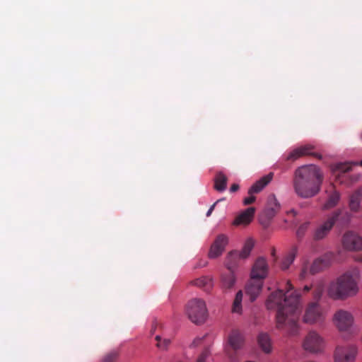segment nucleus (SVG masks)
<instances>
[{
	"mask_svg": "<svg viewBox=\"0 0 362 362\" xmlns=\"http://www.w3.org/2000/svg\"><path fill=\"white\" fill-rule=\"evenodd\" d=\"M321 183L322 173L317 165H303L295 172L294 189L301 197L315 196L319 192Z\"/></svg>",
	"mask_w": 362,
	"mask_h": 362,
	"instance_id": "nucleus-1",
	"label": "nucleus"
},
{
	"mask_svg": "<svg viewBox=\"0 0 362 362\" xmlns=\"http://www.w3.org/2000/svg\"><path fill=\"white\" fill-rule=\"evenodd\" d=\"M291 285L288 283L287 290L285 293L278 290L273 296V304L279 305L276 320L279 325L293 322V316L300 311V295L296 291H292Z\"/></svg>",
	"mask_w": 362,
	"mask_h": 362,
	"instance_id": "nucleus-2",
	"label": "nucleus"
},
{
	"mask_svg": "<svg viewBox=\"0 0 362 362\" xmlns=\"http://www.w3.org/2000/svg\"><path fill=\"white\" fill-rule=\"evenodd\" d=\"M360 279L361 272L357 268L344 273L331 284L328 290L329 296L334 299H342L356 295Z\"/></svg>",
	"mask_w": 362,
	"mask_h": 362,
	"instance_id": "nucleus-3",
	"label": "nucleus"
},
{
	"mask_svg": "<svg viewBox=\"0 0 362 362\" xmlns=\"http://www.w3.org/2000/svg\"><path fill=\"white\" fill-rule=\"evenodd\" d=\"M267 273V263L264 258H258L255 262L252 272L251 279L245 287L246 294L250 296V301L253 302L259 295L263 282Z\"/></svg>",
	"mask_w": 362,
	"mask_h": 362,
	"instance_id": "nucleus-4",
	"label": "nucleus"
},
{
	"mask_svg": "<svg viewBox=\"0 0 362 362\" xmlns=\"http://www.w3.org/2000/svg\"><path fill=\"white\" fill-rule=\"evenodd\" d=\"M186 313L193 323L197 325L204 323L208 316L204 300L199 298L189 300L186 305Z\"/></svg>",
	"mask_w": 362,
	"mask_h": 362,
	"instance_id": "nucleus-5",
	"label": "nucleus"
},
{
	"mask_svg": "<svg viewBox=\"0 0 362 362\" xmlns=\"http://www.w3.org/2000/svg\"><path fill=\"white\" fill-rule=\"evenodd\" d=\"M327 315V310L317 303H311L305 308L303 321L306 324L322 322Z\"/></svg>",
	"mask_w": 362,
	"mask_h": 362,
	"instance_id": "nucleus-6",
	"label": "nucleus"
},
{
	"mask_svg": "<svg viewBox=\"0 0 362 362\" xmlns=\"http://www.w3.org/2000/svg\"><path fill=\"white\" fill-rule=\"evenodd\" d=\"M325 346L323 338L316 332H310L305 337L303 346L305 350L311 353L322 351Z\"/></svg>",
	"mask_w": 362,
	"mask_h": 362,
	"instance_id": "nucleus-7",
	"label": "nucleus"
},
{
	"mask_svg": "<svg viewBox=\"0 0 362 362\" xmlns=\"http://www.w3.org/2000/svg\"><path fill=\"white\" fill-rule=\"evenodd\" d=\"M333 322L340 331H349L353 327L354 317L349 311L340 310L334 314Z\"/></svg>",
	"mask_w": 362,
	"mask_h": 362,
	"instance_id": "nucleus-8",
	"label": "nucleus"
},
{
	"mask_svg": "<svg viewBox=\"0 0 362 362\" xmlns=\"http://www.w3.org/2000/svg\"><path fill=\"white\" fill-rule=\"evenodd\" d=\"M357 354V349L354 346H337L334 351V362H354Z\"/></svg>",
	"mask_w": 362,
	"mask_h": 362,
	"instance_id": "nucleus-9",
	"label": "nucleus"
},
{
	"mask_svg": "<svg viewBox=\"0 0 362 362\" xmlns=\"http://www.w3.org/2000/svg\"><path fill=\"white\" fill-rule=\"evenodd\" d=\"M226 267L228 272L221 274L220 279V286L224 292L231 291L236 282V277L234 274L235 265L228 262L226 264Z\"/></svg>",
	"mask_w": 362,
	"mask_h": 362,
	"instance_id": "nucleus-10",
	"label": "nucleus"
},
{
	"mask_svg": "<svg viewBox=\"0 0 362 362\" xmlns=\"http://www.w3.org/2000/svg\"><path fill=\"white\" fill-rule=\"evenodd\" d=\"M339 213L333 214L327 221L322 223L314 231L313 238L315 240H321L327 236L334 223L336 222Z\"/></svg>",
	"mask_w": 362,
	"mask_h": 362,
	"instance_id": "nucleus-11",
	"label": "nucleus"
},
{
	"mask_svg": "<svg viewBox=\"0 0 362 362\" xmlns=\"http://www.w3.org/2000/svg\"><path fill=\"white\" fill-rule=\"evenodd\" d=\"M343 246L349 250H360L362 249V238L358 234L348 232L342 238Z\"/></svg>",
	"mask_w": 362,
	"mask_h": 362,
	"instance_id": "nucleus-12",
	"label": "nucleus"
},
{
	"mask_svg": "<svg viewBox=\"0 0 362 362\" xmlns=\"http://www.w3.org/2000/svg\"><path fill=\"white\" fill-rule=\"evenodd\" d=\"M228 243V238L225 235L217 236L214 243L211 245L209 252V257L214 259L220 256L224 251L225 247Z\"/></svg>",
	"mask_w": 362,
	"mask_h": 362,
	"instance_id": "nucleus-13",
	"label": "nucleus"
},
{
	"mask_svg": "<svg viewBox=\"0 0 362 362\" xmlns=\"http://www.w3.org/2000/svg\"><path fill=\"white\" fill-rule=\"evenodd\" d=\"M228 342L233 350H240L244 345V337L240 331L236 329L232 330L228 335Z\"/></svg>",
	"mask_w": 362,
	"mask_h": 362,
	"instance_id": "nucleus-14",
	"label": "nucleus"
},
{
	"mask_svg": "<svg viewBox=\"0 0 362 362\" xmlns=\"http://www.w3.org/2000/svg\"><path fill=\"white\" fill-rule=\"evenodd\" d=\"M255 213V207H249L241 212L233 222L234 226L248 225L252 221Z\"/></svg>",
	"mask_w": 362,
	"mask_h": 362,
	"instance_id": "nucleus-15",
	"label": "nucleus"
},
{
	"mask_svg": "<svg viewBox=\"0 0 362 362\" xmlns=\"http://www.w3.org/2000/svg\"><path fill=\"white\" fill-rule=\"evenodd\" d=\"M314 146L310 144L294 148L288 156V158L296 160L303 156L310 155L313 153Z\"/></svg>",
	"mask_w": 362,
	"mask_h": 362,
	"instance_id": "nucleus-16",
	"label": "nucleus"
},
{
	"mask_svg": "<svg viewBox=\"0 0 362 362\" xmlns=\"http://www.w3.org/2000/svg\"><path fill=\"white\" fill-rule=\"evenodd\" d=\"M272 180V173H268L266 176L253 184L248 189L249 194H255L259 193L265 186H267Z\"/></svg>",
	"mask_w": 362,
	"mask_h": 362,
	"instance_id": "nucleus-17",
	"label": "nucleus"
},
{
	"mask_svg": "<svg viewBox=\"0 0 362 362\" xmlns=\"http://www.w3.org/2000/svg\"><path fill=\"white\" fill-rule=\"evenodd\" d=\"M193 284L202 288L206 292H210L214 286V279L209 276H202L195 279Z\"/></svg>",
	"mask_w": 362,
	"mask_h": 362,
	"instance_id": "nucleus-18",
	"label": "nucleus"
},
{
	"mask_svg": "<svg viewBox=\"0 0 362 362\" xmlns=\"http://www.w3.org/2000/svg\"><path fill=\"white\" fill-rule=\"evenodd\" d=\"M325 266V263L321 259H316L311 267L308 269L307 265H304L301 273H300V277L302 279H304L306 277L307 274L308 272L311 274H314L316 272H318L320 270H321Z\"/></svg>",
	"mask_w": 362,
	"mask_h": 362,
	"instance_id": "nucleus-19",
	"label": "nucleus"
},
{
	"mask_svg": "<svg viewBox=\"0 0 362 362\" xmlns=\"http://www.w3.org/2000/svg\"><path fill=\"white\" fill-rule=\"evenodd\" d=\"M257 341L262 349L266 352L269 353L272 350V344L270 336L268 333L261 332L258 335Z\"/></svg>",
	"mask_w": 362,
	"mask_h": 362,
	"instance_id": "nucleus-20",
	"label": "nucleus"
},
{
	"mask_svg": "<svg viewBox=\"0 0 362 362\" xmlns=\"http://www.w3.org/2000/svg\"><path fill=\"white\" fill-rule=\"evenodd\" d=\"M362 196V189H358L355 191L349 199V207L351 210L356 211L359 209L361 206V199Z\"/></svg>",
	"mask_w": 362,
	"mask_h": 362,
	"instance_id": "nucleus-21",
	"label": "nucleus"
},
{
	"mask_svg": "<svg viewBox=\"0 0 362 362\" xmlns=\"http://www.w3.org/2000/svg\"><path fill=\"white\" fill-rule=\"evenodd\" d=\"M227 177L221 172L218 173L214 178V188L218 192H223L226 188Z\"/></svg>",
	"mask_w": 362,
	"mask_h": 362,
	"instance_id": "nucleus-22",
	"label": "nucleus"
},
{
	"mask_svg": "<svg viewBox=\"0 0 362 362\" xmlns=\"http://www.w3.org/2000/svg\"><path fill=\"white\" fill-rule=\"evenodd\" d=\"M353 165H354V163H338L332 166V171L333 173L338 175L339 173H344L350 171L352 169Z\"/></svg>",
	"mask_w": 362,
	"mask_h": 362,
	"instance_id": "nucleus-23",
	"label": "nucleus"
},
{
	"mask_svg": "<svg viewBox=\"0 0 362 362\" xmlns=\"http://www.w3.org/2000/svg\"><path fill=\"white\" fill-rule=\"evenodd\" d=\"M243 293L242 291L237 292L232 305V313L241 314L242 313V301Z\"/></svg>",
	"mask_w": 362,
	"mask_h": 362,
	"instance_id": "nucleus-24",
	"label": "nucleus"
},
{
	"mask_svg": "<svg viewBox=\"0 0 362 362\" xmlns=\"http://www.w3.org/2000/svg\"><path fill=\"white\" fill-rule=\"evenodd\" d=\"M339 192L336 191L333 192L324 204V208L328 209L335 206L339 200Z\"/></svg>",
	"mask_w": 362,
	"mask_h": 362,
	"instance_id": "nucleus-25",
	"label": "nucleus"
},
{
	"mask_svg": "<svg viewBox=\"0 0 362 362\" xmlns=\"http://www.w3.org/2000/svg\"><path fill=\"white\" fill-rule=\"evenodd\" d=\"M253 246L254 243L252 240L249 239L245 242L242 251L238 252L242 259H245L249 256Z\"/></svg>",
	"mask_w": 362,
	"mask_h": 362,
	"instance_id": "nucleus-26",
	"label": "nucleus"
},
{
	"mask_svg": "<svg viewBox=\"0 0 362 362\" xmlns=\"http://www.w3.org/2000/svg\"><path fill=\"white\" fill-rule=\"evenodd\" d=\"M296 257V252H291L281 262V269H287L290 265L293 262Z\"/></svg>",
	"mask_w": 362,
	"mask_h": 362,
	"instance_id": "nucleus-27",
	"label": "nucleus"
},
{
	"mask_svg": "<svg viewBox=\"0 0 362 362\" xmlns=\"http://www.w3.org/2000/svg\"><path fill=\"white\" fill-rule=\"evenodd\" d=\"M156 340L158 341L157 346L159 349H161L163 350L168 349V346H170L171 341L169 339H162L161 337L159 335H157L156 337Z\"/></svg>",
	"mask_w": 362,
	"mask_h": 362,
	"instance_id": "nucleus-28",
	"label": "nucleus"
},
{
	"mask_svg": "<svg viewBox=\"0 0 362 362\" xmlns=\"http://www.w3.org/2000/svg\"><path fill=\"white\" fill-rule=\"evenodd\" d=\"M240 258H241V257L240 256V254L238 252H231L227 256L226 264L228 262H230L232 264H235L236 267L238 264V261L239 260Z\"/></svg>",
	"mask_w": 362,
	"mask_h": 362,
	"instance_id": "nucleus-29",
	"label": "nucleus"
},
{
	"mask_svg": "<svg viewBox=\"0 0 362 362\" xmlns=\"http://www.w3.org/2000/svg\"><path fill=\"white\" fill-rule=\"evenodd\" d=\"M118 356V351H112L104 356L103 362H115L117 360Z\"/></svg>",
	"mask_w": 362,
	"mask_h": 362,
	"instance_id": "nucleus-30",
	"label": "nucleus"
},
{
	"mask_svg": "<svg viewBox=\"0 0 362 362\" xmlns=\"http://www.w3.org/2000/svg\"><path fill=\"white\" fill-rule=\"evenodd\" d=\"M309 225H310V223L308 222H305V223L301 224L297 230L298 236L300 237V236L304 235L305 233L307 231V230L309 228Z\"/></svg>",
	"mask_w": 362,
	"mask_h": 362,
	"instance_id": "nucleus-31",
	"label": "nucleus"
},
{
	"mask_svg": "<svg viewBox=\"0 0 362 362\" xmlns=\"http://www.w3.org/2000/svg\"><path fill=\"white\" fill-rule=\"evenodd\" d=\"M209 355V351L208 349H205L198 357L197 362H206V359Z\"/></svg>",
	"mask_w": 362,
	"mask_h": 362,
	"instance_id": "nucleus-32",
	"label": "nucleus"
},
{
	"mask_svg": "<svg viewBox=\"0 0 362 362\" xmlns=\"http://www.w3.org/2000/svg\"><path fill=\"white\" fill-rule=\"evenodd\" d=\"M250 196L247 197H245L243 199V204L244 205H250L254 203L256 200V197L254 196V194H249Z\"/></svg>",
	"mask_w": 362,
	"mask_h": 362,
	"instance_id": "nucleus-33",
	"label": "nucleus"
},
{
	"mask_svg": "<svg viewBox=\"0 0 362 362\" xmlns=\"http://www.w3.org/2000/svg\"><path fill=\"white\" fill-rule=\"evenodd\" d=\"M208 264L207 261L204 259H200L197 264L194 267V269L204 267Z\"/></svg>",
	"mask_w": 362,
	"mask_h": 362,
	"instance_id": "nucleus-34",
	"label": "nucleus"
},
{
	"mask_svg": "<svg viewBox=\"0 0 362 362\" xmlns=\"http://www.w3.org/2000/svg\"><path fill=\"white\" fill-rule=\"evenodd\" d=\"M265 305L268 310L271 309V307H272V296L271 295H269L267 297V299L265 303Z\"/></svg>",
	"mask_w": 362,
	"mask_h": 362,
	"instance_id": "nucleus-35",
	"label": "nucleus"
},
{
	"mask_svg": "<svg viewBox=\"0 0 362 362\" xmlns=\"http://www.w3.org/2000/svg\"><path fill=\"white\" fill-rule=\"evenodd\" d=\"M219 202V200L216 201L214 204H213L211 207L209 208V209L208 210V211L206 212V216L209 217L211 216V213L213 212L214 208H215V206L216 204Z\"/></svg>",
	"mask_w": 362,
	"mask_h": 362,
	"instance_id": "nucleus-36",
	"label": "nucleus"
},
{
	"mask_svg": "<svg viewBox=\"0 0 362 362\" xmlns=\"http://www.w3.org/2000/svg\"><path fill=\"white\" fill-rule=\"evenodd\" d=\"M239 189V185L238 184H233L230 188V191L231 192H235L238 191Z\"/></svg>",
	"mask_w": 362,
	"mask_h": 362,
	"instance_id": "nucleus-37",
	"label": "nucleus"
},
{
	"mask_svg": "<svg viewBox=\"0 0 362 362\" xmlns=\"http://www.w3.org/2000/svg\"><path fill=\"white\" fill-rule=\"evenodd\" d=\"M201 341H202V339H196L192 342V346H198Z\"/></svg>",
	"mask_w": 362,
	"mask_h": 362,
	"instance_id": "nucleus-38",
	"label": "nucleus"
},
{
	"mask_svg": "<svg viewBox=\"0 0 362 362\" xmlns=\"http://www.w3.org/2000/svg\"><path fill=\"white\" fill-rule=\"evenodd\" d=\"M322 290L319 291L317 293L315 294V298H320L322 295Z\"/></svg>",
	"mask_w": 362,
	"mask_h": 362,
	"instance_id": "nucleus-39",
	"label": "nucleus"
},
{
	"mask_svg": "<svg viewBox=\"0 0 362 362\" xmlns=\"http://www.w3.org/2000/svg\"><path fill=\"white\" fill-rule=\"evenodd\" d=\"M272 204H273V207H274V206H278V207H279V203H277V202H276V201H274V199H273Z\"/></svg>",
	"mask_w": 362,
	"mask_h": 362,
	"instance_id": "nucleus-40",
	"label": "nucleus"
},
{
	"mask_svg": "<svg viewBox=\"0 0 362 362\" xmlns=\"http://www.w3.org/2000/svg\"><path fill=\"white\" fill-rule=\"evenodd\" d=\"M360 165L361 166H362V160L359 163H354V165Z\"/></svg>",
	"mask_w": 362,
	"mask_h": 362,
	"instance_id": "nucleus-41",
	"label": "nucleus"
},
{
	"mask_svg": "<svg viewBox=\"0 0 362 362\" xmlns=\"http://www.w3.org/2000/svg\"><path fill=\"white\" fill-rule=\"evenodd\" d=\"M304 290H305V291H309V290H310V287H309V286H305L304 287Z\"/></svg>",
	"mask_w": 362,
	"mask_h": 362,
	"instance_id": "nucleus-42",
	"label": "nucleus"
},
{
	"mask_svg": "<svg viewBox=\"0 0 362 362\" xmlns=\"http://www.w3.org/2000/svg\"><path fill=\"white\" fill-rule=\"evenodd\" d=\"M229 357H230L232 360H233V359H234L233 356H231V355H229Z\"/></svg>",
	"mask_w": 362,
	"mask_h": 362,
	"instance_id": "nucleus-43",
	"label": "nucleus"
},
{
	"mask_svg": "<svg viewBox=\"0 0 362 362\" xmlns=\"http://www.w3.org/2000/svg\"><path fill=\"white\" fill-rule=\"evenodd\" d=\"M245 362H255V361H245Z\"/></svg>",
	"mask_w": 362,
	"mask_h": 362,
	"instance_id": "nucleus-44",
	"label": "nucleus"
},
{
	"mask_svg": "<svg viewBox=\"0 0 362 362\" xmlns=\"http://www.w3.org/2000/svg\"><path fill=\"white\" fill-rule=\"evenodd\" d=\"M360 261L362 262V257H361V258L360 259Z\"/></svg>",
	"mask_w": 362,
	"mask_h": 362,
	"instance_id": "nucleus-45",
	"label": "nucleus"
}]
</instances>
